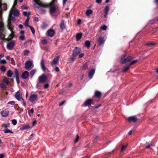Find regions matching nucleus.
I'll return each instance as SVG.
<instances>
[{
  "mask_svg": "<svg viewBox=\"0 0 158 158\" xmlns=\"http://www.w3.org/2000/svg\"><path fill=\"white\" fill-rule=\"evenodd\" d=\"M35 3L34 5L35 7L38 9L41 7L49 8V12L51 15H53L58 9V5L56 4L57 0H52L49 3H44L40 0H34Z\"/></svg>",
  "mask_w": 158,
  "mask_h": 158,
  "instance_id": "nucleus-1",
  "label": "nucleus"
},
{
  "mask_svg": "<svg viewBox=\"0 0 158 158\" xmlns=\"http://www.w3.org/2000/svg\"><path fill=\"white\" fill-rule=\"evenodd\" d=\"M5 34L4 23L2 22H0V39L2 40H4Z\"/></svg>",
  "mask_w": 158,
  "mask_h": 158,
  "instance_id": "nucleus-2",
  "label": "nucleus"
},
{
  "mask_svg": "<svg viewBox=\"0 0 158 158\" xmlns=\"http://www.w3.org/2000/svg\"><path fill=\"white\" fill-rule=\"evenodd\" d=\"M126 56V55L125 54L122 56L121 58V63L122 64H125L131 61L133 58V57L132 56H129L126 58H125Z\"/></svg>",
  "mask_w": 158,
  "mask_h": 158,
  "instance_id": "nucleus-3",
  "label": "nucleus"
},
{
  "mask_svg": "<svg viewBox=\"0 0 158 158\" xmlns=\"http://www.w3.org/2000/svg\"><path fill=\"white\" fill-rule=\"evenodd\" d=\"M16 41L15 40H11L9 41L6 45V48L9 50H12L15 45Z\"/></svg>",
  "mask_w": 158,
  "mask_h": 158,
  "instance_id": "nucleus-4",
  "label": "nucleus"
},
{
  "mask_svg": "<svg viewBox=\"0 0 158 158\" xmlns=\"http://www.w3.org/2000/svg\"><path fill=\"white\" fill-rule=\"evenodd\" d=\"M33 64L30 60H27L25 63V68L27 70H29L32 68Z\"/></svg>",
  "mask_w": 158,
  "mask_h": 158,
  "instance_id": "nucleus-5",
  "label": "nucleus"
},
{
  "mask_svg": "<svg viewBox=\"0 0 158 158\" xmlns=\"http://www.w3.org/2000/svg\"><path fill=\"white\" fill-rule=\"evenodd\" d=\"M47 77L45 74H43L41 76L39 77V82L40 83H44L47 80Z\"/></svg>",
  "mask_w": 158,
  "mask_h": 158,
  "instance_id": "nucleus-6",
  "label": "nucleus"
},
{
  "mask_svg": "<svg viewBox=\"0 0 158 158\" xmlns=\"http://www.w3.org/2000/svg\"><path fill=\"white\" fill-rule=\"evenodd\" d=\"M81 52V49L80 48L76 47L73 50V57L77 56Z\"/></svg>",
  "mask_w": 158,
  "mask_h": 158,
  "instance_id": "nucleus-7",
  "label": "nucleus"
},
{
  "mask_svg": "<svg viewBox=\"0 0 158 158\" xmlns=\"http://www.w3.org/2000/svg\"><path fill=\"white\" fill-rule=\"evenodd\" d=\"M93 100L91 99H87L84 102V104L82 105V106L85 107L90 106L93 103Z\"/></svg>",
  "mask_w": 158,
  "mask_h": 158,
  "instance_id": "nucleus-8",
  "label": "nucleus"
},
{
  "mask_svg": "<svg viewBox=\"0 0 158 158\" xmlns=\"http://www.w3.org/2000/svg\"><path fill=\"white\" fill-rule=\"evenodd\" d=\"M55 34V31L54 30L52 29H50L48 30L47 32V35L50 37H52Z\"/></svg>",
  "mask_w": 158,
  "mask_h": 158,
  "instance_id": "nucleus-9",
  "label": "nucleus"
},
{
  "mask_svg": "<svg viewBox=\"0 0 158 158\" xmlns=\"http://www.w3.org/2000/svg\"><path fill=\"white\" fill-rule=\"evenodd\" d=\"M97 41L99 45H102L105 43V40H104V37L100 36L97 39Z\"/></svg>",
  "mask_w": 158,
  "mask_h": 158,
  "instance_id": "nucleus-10",
  "label": "nucleus"
},
{
  "mask_svg": "<svg viewBox=\"0 0 158 158\" xmlns=\"http://www.w3.org/2000/svg\"><path fill=\"white\" fill-rule=\"evenodd\" d=\"M37 94H33L31 95L29 98V101L31 102H33L36 101L37 98Z\"/></svg>",
  "mask_w": 158,
  "mask_h": 158,
  "instance_id": "nucleus-11",
  "label": "nucleus"
},
{
  "mask_svg": "<svg viewBox=\"0 0 158 158\" xmlns=\"http://www.w3.org/2000/svg\"><path fill=\"white\" fill-rule=\"evenodd\" d=\"M12 11H10V13L9 15V17L7 21V26L8 28L10 30V31H11V30L10 29V22H11V17L12 16Z\"/></svg>",
  "mask_w": 158,
  "mask_h": 158,
  "instance_id": "nucleus-12",
  "label": "nucleus"
},
{
  "mask_svg": "<svg viewBox=\"0 0 158 158\" xmlns=\"http://www.w3.org/2000/svg\"><path fill=\"white\" fill-rule=\"evenodd\" d=\"M14 73L15 76H14V77H15L17 83L19 84L20 81L19 79V73L17 69H15L14 70Z\"/></svg>",
  "mask_w": 158,
  "mask_h": 158,
  "instance_id": "nucleus-13",
  "label": "nucleus"
},
{
  "mask_svg": "<svg viewBox=\"0 0 158 158\" xmlns=\"http://www.w3.org/2000/svg\"><path fill=\"white\" fill-rule=\"evenodd\" d=\"M137 120V118L135 116H131L128 118V120L129 122H133V123H135Z\"/></svg>",
  "mask_w": 158,
  "mask_h": 158,
  "instance_id": "nucleus-14",
  "label": "nucleus"
},
{
  "mask_svg": "<svg viewBox=\"0 0 158 158\" xmlns=\"http://www.w3.org/2000/svg\"><path fill=\"white\" fill-rule=\"evenodd\" d=\"M40 65L41 67V68L44 71H48V69L47 68H46V67L45 66L44 61L43 59L41 60Z\"/></svg>",
  "mask_w": 158,
  "mask_h": 158,
  "instance_id": "nucleus-15",
  "label": "nucleus"
},
{
  "mask_svg": "<svg viewBox=\"0 0 158 158\" xmlns=\"http://www.w3.org/2000/svg\"><path fill=\"white\" fill-rule=\"evenodd\" d=\"M59 59V57L58 56H56L52 62L51 63V65L52 67L55 66L57 64L58 62Z\"/></svg>",
  "mask_w": 158,
  "mask_h": 158,
  "instance_id": "nucleus-16",
  "label": "nucleus"
},
{
  "mask_svg": "<svg viewBox=\"0 0 158 158\" xmlns=\"http://www.w3.org/2000/svg\"><path fill=\"white\" fill-rule=\"evenodd\" d=\"M29 75V72L27 71H25L22 73L21 77L23 79H26L28 77Z\"/></svg>",
  "mask_w": 158,
  "mask_h": 158,
  "instance_id": "nucleus-17",
  "label": "nucleus"
},
{
  "mask_svg": "<svg viewBox=\"0 0 158 158\" xmlns=\"http://www.w3.org/2000/svg\"><path fill=\"white\" fill-rule=\"evenodd\" d=\"M95 70L94 69H91L89 71L88 73V76L90 79H91L92 78L94 74L95 73Z\"/></svg>",
  "mask_w": 158,
  "mask_h": 158,
  "instance_id": "nucleus-18",
  "label": "nucleus"
},
{
  "mask_svg": "<svg viewBox=\"0 0 158 158\" xmlns=\"http://www.w3.org/2000/svg\"><path fill=\"white\" fill-rule=\"evenodd\" d=\"M15 97L16 98L18 101H21L23 100V98L20 97V93L19 91L17 92L15 94Z\"/></svg>",
  "mask_w": 158,
  "mask_h": 158,
  "instance_id": "nucleus-19",
  "label": "nucleus"
},
{
  "mask_svg": "<svg viewBox=\"0 0 158 158\" xmlns=\"http://www.w3.org/2000/svg\"><path fill=\"white\" fill-rule=\"evenodd\" d=\"M9 111L7 110H3L1 112V114L3 117H6L8 116Z\"/></svg>",
  "mask_w": 158,
  "mask_h": 158,
  "instance_id": "nucleus-20",
  "label": "nucleus"
},
{
  "mask_svg": "<svg viewBox=\"0 0 158 158\" xmlns=\"http://www.w3.org/2000/svg\"><path fill=\"white\" fill-rule=\"evenodd\" d=\"M101 95L102 94L100 92L97 90L95 91L94 93V96L95 97L98 98H101Z\"/></svg>",
  "mask_w": 158,
  "mask_h": 158,
  "instance_id": "nucleus-21",
  "label": "nucleus"
},
{
  "mask_svg": "<svg viewBox=\"0 0 158 158\" xmlns=\"http://www.w3.org/2000/svg\"><path fill=\"white\" fill-rule=\"evenodd\" d=\"M109 10V7L108 6H106L104 9V12H105V15H104V17H106L107 16V15Z\"/></svg>",
  "mask_w": 158,
  "mask_h": 158,
  "instance_id": "nucleus-22",
  "label": "nucleus"
},
{
  "mask_svg": "<svg viewBox=\"0 0 158 158\" xmlns=\"http://www.w3.org/2000/svg\"><path fill=\"white\" fill-rule=\"evenodd\" d=\"M82 34L81 33H77L76 35V39L77 41L79 40L81 38Z\"/></svg>",
  "mask_w": 158,
  "mask_h": 158,
  "instance_id": "nucleus-23",
  "label": "nucleus"
},
{
  "mask_svg": "<svg viewBox=\"0 0 158 158\" xmlns=\"http://www.w3.org/2000/svg\"><path fill=\"white\" fill-rule=\"evenodd\" d=\"M13 9L12 10V14L13 13L14 15L15 16H18L19 15V12L17 10H14Z\"/></svg>",
  "mask_w": 158,
  "mask_h": 158,
  "instance_id": "nucleus-24",
  "label": "nucleus"
},
{
  "mask_svg": "<svg viewBox=\"0 0 158 158\" xmlns=\"http://www.w3.org/2000/svg\"><path fill=\"white\" fill-rule=\"evenodd\" d=\"M1 9L4 11L6 10L7 9V6L6 4V3L2 4Z\"/></svg>",
  "mask_w": 158,
  "mask_h": 158,
  "instance_id": "nucleus-25",
  "label": "nucleus"
},
{
  "mask_svg": "<svg viewBox=\"0 0 158 158\" xmlns=\"http://www.w3.org/2000/svg\"><path fill=\"white\" fill-rule=\"evenodd\" d=\"M60 27L61 29L62 30H64L65 28V26L64 25V21L63 20L61 21V23L60 25Z\"/></svg>",
  "mask_w": 158,
  "mask_h": 158,
  "instance_id": "nucleus-26",
  "label": "nucleus"
},
{
  "mask_svg": "<svg viewBox=\"0 0 158 158\" xmlns=\"http://www.w3.org/2000/svg\"><path fill=\"white\" fill-rule=\"evenodd\" d=\"M30 19L29 16H28V17L27 18V19L26 20L25 23H24V25L26 27H28L29 26H30L28 25V21H29Z\"/></svg>",
  "mask_w": 158,
  "mask_h": 158,
  "instance_id": "nucleus-27",
  "label": "nucleus"
},
{
  "mask_svg": "<svg viewBox=\"0 0 158 158\" xmlns=\"http://www.w3.org/2000/svg\"><path fill=\"white\" fill-rule=\"evenodd\" d=\"M85 46L87 47L88 48H89L90 45V41L89 40H86L85 41Z\"/></svg>",
  "mask_w": 158,
  "mask_h": 158,
  "instance_id": "nucleus-28",
  "label": "nucleus"
},
{
  "mask_svg": "<svg viewBox=\"0 0 158 158\" xmlns=\"http://www.w3.org/2000/svg\"><path fill=\"white\" fill-rule=\"evenodd\" d=\"M14 36V33L13 31H11V34L9 35V38L6 39V40L7 41H9V40H11L13 38Z\"/></svg>",
  "mask_w": 158,
  "mask_h": 158,
  "instance_id": "nucleus-29",
  "label": "nucleus"
},
{
  "mask_svg": "<svg viewBox=\"0 0 158 158\" xmlns=\"http://www.w3.org/2000/svg\"><path fill=\"white\" fill-rule=\"evenodd\" d=\"M13 73L12 72V71L10 70L8 71L7 72V76L9 77H10L12 76Z\"/></svg>",
  "mask_w": 158,
  "mask_h": 158,
  "instance_id": "nucleus-30",
  "label": "nucleus"
},
{
  "mask_svg": "<svg viewBox=\"0 0 158 158\" xmlns=\"http://www.w3.org/2000/svg\"><path fill=\"white\" fill-rule=\"evenodd\" d=\"M92 13L93 11L91 10H88L86 12V14L87 16H89L90 15L92 14Z\"/></svg>",
  "mask_w": 158,
  "mask_h": 158,
  "instance_id": "nucleus-31",
  "label": "nucleus"
},
{
  "mask_svg": "<svg viewBox=\"0 0 158 158\" xmlns=\"http://www.w3.org/2000/svg\"><path fill=\"white\" fill-rule=\"evenodd\" d=\"M0 70L1 71L4 72L6 70V68L4 66H1L0 67Z\"/></svg>",
  "mask_w": 158,
  "mask_h": 158,
  "instance_id": "nucleus-32",
  "label": "nucleus"
},
{
  "mask_svg": "<svg viewBox=\"0 0 158 158\" xmlns=\"http://www.w3.org/2000/svg\"><path fill=\"white\" fill-rule=\"evenodd\" d=\"M88 65L87 63H85L81 68L82 70H85L88 68Z\"/></svg>",
  "mask_w": 158,
  "mask_h": 158,
  "instance_id": "nucleus-33",
  "label": "nucleus"
},
{
  "mask_svg": "<svg viewBox=\"0 0 158 158\" xmlns=\"http://www.w3.org/2000/svg\"><path fill=\"white\" fill-rule=\"evenodd\" d=\"M17 0H15L14 4L10 10V11H12V10L13 9H14L15 8V6L17 5Z\"/></svg>",
  "mask_w": 158,
  "mask_h": 158,
  "instance_id": "nucleus-34",
  "label": "nucleus"
},
{
  "mask_svg": "<svg viewBox=\"0 0 158 158\" xmlns=\"http://www.w3.org/2000/svg\"><path fill=\"white\" fill-rule=\"evenodd\" d=\"M35 72L36 71L35 70H32L30 71V74L31 77H33V76L35 74Z\"/></svg>",
  "mask_w": 158,
  "mask_h": 158,
  "instance_id": "nucleus-35",
  "label": "nucleus"
},
{
  "mask_svg": "<svg viewBox=\"0 0 158 158\" xmlns=\"http://www.w3.org/2000/svg\"><path fill=\"white\" fill-rule=\"evenodd\" d=\"M41 43L45 45L47 44L48 41L46 39H44L41 40Z\"/></svg>",
  "mask_w": 158,
  "mask_h": 158,
  "instance_id": "nucleus-36",
  "label": "nucleus"
},
{
  "mask_svg": "<svg viewBox=\"0 0 158 158\" xmlns=\"http://www.w3.org/2000/svg\"><path fill=\"white\" fill-rule=\"evenodd\" d=\"M23 14L25 16H27V17H28V16H29V15H30L31 13L30 12H27V11H24L23 12Z\"/></svg>",
  "mask_w": 158,
  "mask_h": 158,
  "instance_id": "nucleus-37",
  "label": "nucleus"
},
{
  "mask_svg": "<svg viewBox=\"0 0 158 158\" xmlns=\"http://www.w3.org/2000/svg\"><path fill=\"white\" fill-rule=\"evenodd\" d=\"M30 127L29 125H25V126H23L22 128V129L23 130H24L26 129H28Z\"/></svg>",
  "mask_w": 158,
  "mask_h": 158,
  "instance_id": "nucleus-38",
  "label": "nucleus"
},
{
  "mask_svg": "<svg viewBox=\"0 0 158 158\" xmlns=\"http://www.w3.org/2000/svg\"><path fill=\"white\" fill-rule=\"evenodd\" d=\"M107 28V26H106L105 25H104L101 27L100 29L102 30H103L104 31H105L106 30Z\"/></svg>",
  "mask_w": 158,
  "mask_h": 158,
  "instance_id": "nucleus-39",
  "label": "nucleus"
},
{
  "mask_svg": "<svg viewBox=\"0 0 158 158\" xmlns=\"http://www.w3.org/2000/svg\"><path fill=\"white\" fill-rule=\"evenodd\" d=\"M156 43L152 42H150L146 44V45H156Z\"/></svg>",
  "mask_w": 158,
  "mask_h": 158,
  "instance_id": "nucleus-40",
  "label": "nucleus"
},
{
  "mask_svg": "<svg viewBox=\"0 0 158 158\" xmlns=\"http://www.w3.org/2000/svg\"><path fill=\"white\" fill-rule=\"evenodd\" d=\"M129 66H128L126 67H125L122 70V72L123 73H125L129 69Z\"/></svg>",
  "mask_w": 158,
  "mask_h": 158,
  "instance_id": "nucleus-41",
  "label": "nucleus"
},
{
  "mask_svg": "<svg viewBox=\"0 0 158 158\" xmlns=\"http://www.w3.org/2000/svg\"><path fill=\"white\" fill-rule=\"evenodd\" d=\"M3 83H6L7 84H8L9 83L8 80L7 78H5L3 80Z\"/></svg>",
  "mask_w": 158,
  "mask_h": 158,
  "instance_id": "nucleus-42",
  "label": "nucleus"
},
{
  "mask_svg": "<svg viewBox=\"0 0 158 158\" xmlns=\"http://www.w3.org/2000/svg\"><path fill=\"white\" fill-rule=\"evenodd\" d=\"M20 40H25V36L24 35H21L19 37Z\"/></svg>",
  "mask_w": 158,
  "mask_h": 158,
  "instance_id": "nucleus-43",
  "label": "nucleus"
},
{
  "mask_svg": "<svg viewBox=\"0 0 158 158\" xmlns=\"http://www.w3.org/2000/svg\"><path fill=\"white\" fill-rule=\"evenodd\" d=\"M28 27L30 28L32 33L33 34H34L35 32V31L34 28L32 27H31V26H29Z\"/></svg>",
  "mask_w": 158,
  "mask_h": 158,
  "instance_id": "nucleus-44",
  "label": "nucleus"
},
{
  "mask_svg": "<svg viewBox=\"0 0 158 158\" xmlns=\"http://www.w3.org/2000/svg\"><path fill=\"white\" fill-rule=\"evenodd\" d=\"M137 61H138L137 60H133L131 62V63L130 64V65H133V64H135V63H136Z\"/></svg>",
  "mask_w": 158,
  "mask_h": 158,
  "instance_id": "nucleus-45",
  "label": "nucleus"
},
{
  "mask_svg": "<svg viewBox=\"0 0 158 158\" xmlns=\"http://www.w3.org/2000/svg\"><path fill=\"white\" fill-rule=\"evenodd\" d=\"M6 63V62L5 60H0V64H4Z\"/></svg>",
  "mask_w": 158,
  "mask_h": 158,
  "instance_id": "nucleus-46",
  "label": "nucleus"
},
{
  "mask_svg": "<svg viewBox=\"0 0 158 158\" xmlns=\"http://www.w3.org/2000/svg\"><path fill=\"white\" fill-rule=\"evenodd\" d=\"M4 133H13V132L9 129H7L4 131Z\"/></svg>",
  "mask_w": 158,
  "mask_h": 158,
  "instance_id": "nucleus-47",
  "label": "nucleus"
},
{
  "mask_svg": "<svg viewBox=\"0 0 158 158\" xmlns=\"http://www.w3.org/2000/svg\"><path fill=\"white\" fill-rule=\"evenodd\" d=\"M127 147V145H123L121 148V151H124Z\"/></svg>",
  "mask_w": 158,
  "mask_h": 158,
  "instance_id": "nucleus-48",
  "label": "nucleus"
},
{
  "mask_svg": "<svg viewBox=\"0 0 158 158\" xmlns=\"http://www.w3.org/2000/svg\"><path fill=\"white\" fill-rule=\"evenodd\" d=\"M15 103V102H14V101H10L7 103V104H8L11 105H14Z\"/></svg>",
  "mask_w": 158,
  "mask_h": 158,
  "instance_id": "nucleus-49",
  "label": "nucleus"
},
{
  "mask_svg": "<svg viewBox=\"0 0 158 158\" xmlns=\"http://www.w3.org/2000/svg\"><path fill=\"white\" fill-rule=\"evenodd\" d=\"M30 52V51L28 50H25L24 52V54L25 55H28Z\"/></svg>",
  "mask_w": 158,
  "mask_h": 158,
  "instance_id": "nucleus-50",
  "label": "nucleus"
},
{
  "mask_svg": "<svg viewBox=\"0 0 158 158\" xmlns=\"http://www.w3.org/2000/svg\"><path fill=\"white\" fill-rule=\"evenodd\" d=\"M12 123L14 125H16L17 123V121L15 119H13L12 120Z\"/></svg>",
  "mask_w": 158,
  "mask_h": 158,
  "instance_id": "nucleus-51",
  "label": "nucleus"
},
{
  "mask_svg": "<svg viewBox=\"0 0 158 158\" xmlns=\"http://www.w3.org/2000/svg\"><path fill=\"white\" fill-rule=\"evenodd\" d=\"M0 87L3 89L6 88V86L3 83L0 84Z\"/></svg>",
  "mask_w": 158,
  "mask_h": 158,
  "instance_id": "nucleus-52",
  "label": "nucleus"
},
{
  "mask_svg": "<svg viewBox=\"0 0 158 158\" xmlns=\"http://www.w3.org/2000/svg\"><path fill=\"white\" fill-rule=\"evenodd\" d=\"M9 126V125L8 124H3L2 125V127H4L5 128H7Z\"/></svg>",
  "mask_w": 158,
  "mask_h": 158,
  "instance_id": "nucleus-53",
  "label": "nucleus"
},
{
  "mask_svg": "<svg viewBox=\"0 0 158 158\" xmlns=\"http://www.w3.org/2000/svg\"><path fill=\"white\" fill-rule=\"evenodd\" d=\"M49 86V84L48 83L44 85V88L45 89H47Z\"/></svg>",
  "mask_w": 158,
  "mask_h": 158,
  "instance_id": "nucleus-54",
  "label": "nucleus"
},
{
  "mask_svg": "<svg viewBox=\"0 0 158 158\" xmlns=\"http://www.w3.org/2000/svg\"><path fill=\"white\" fill-rule=\"evenodd\" d=\"M65 102H66L65 101H62L59 104V106H61L63 105Z\"/></svg>",
  "mask_w": 158,
  "mask_h": 158,
  "instance_id": "nucleus-55",
  "label": "nucleus"
},
{
  "mask_svg": "<svg viewBox=\"0 0 158 158\" xmlns=\"http://www.w3.org/2000/svg\"><path fill=\"white\" fill-rule=\"evenodd\" d=\"M54 69H55V71H56V72H58L60 71V69H59V68L57 66H56L55 68Z\"/></svg>",
  "mask_w": 158,
  "mask_h": 158,
  "instance_id": "nucleus-56",
  "label": "nucleus"
},
{
  "mask_svg": "<svg viewBox=\"0 0 158 158\" xmlns=\"http://www.w3.org/2000/svg\"><path fill=\"white\" fill-rule=\"evenodd\" d=\"M79 139V136L78 135H77L76 138L75 140V143H77L78 141V139Z\"/></svg>",
  "mask_w": 158,
  "mask_h": 158,
  "instance_id": "nucleus-57",
  "label": "nucleus"
},
{
  "mask_svg": "<svg viewBox=\"0 0 158 158\" xmlns=\"http://www.w3.org/2000/svg\"><path fill=\"white\" fill-rule=\"evenodd\" d=\"M84 56V54L83 53H81L79 54V58H82L83 56Z\"/></svg>",
  "mask_w": 158,
  "mask_h": 158,
  "instance_id": "nucleus-58",
  "label": "nucleus"
},
{
  "mask_svg": "<svg viewBox=\"0 0 158 158\" xmlns=\"http://www.w3.org/2000/svg\"><path fill=\"white\" fill-rule=\"evenodd\" d=\"M152 146V144H149L147 146H146L145 147L146 148H149L151 146Z\"/></svg>",
  "mask_w": 158,
  "mask_h": 158,
  "instance_id": "nucleus-59",
  "label": "nucleus"
},
{
  "mask_svg": "<svg viewBox=\"0 0 158 158\" xmlns=\"http://www.w3.org/2000/svg\"><path fill=\"white\" fill-rule=\"evenodd\" d=\"M21 8L23 9H27L28 8V7L25 6L24 5H23L22 6Z\"/></svg>",
  "mask_w": 158,
  "mask_h": 158,
  "instance_id": "nucleus-60",
  "label": "nucleus"
},
{
  "mask_svg": "<svg viewBox=\"0 0 158 158\" xmlns=\"http://www.w3.org/2000/svg\"><path fill=\"white\" fill-rule=\"evenodd\" d=\"M4 54L3 53H1L0 55V60H1V59L2 58L4 57Z\"/></svg>",
  "mask_w": 158,
  "mask_h": 158,
  "instance_id": "nucleus-61",
  "label": "nucleus"
},
{
  "mask_svg": "<svg viewBox=\"0 0 158 158\" xmlns=\"http://www.w3.org/2000/svg\"><path fill=\"white\" fill-rule=\"evenodd\" d=\"M102 0H96V2L98 3H100L101 2Z\"/></svg>",
  "mask_w": 158,
  "mask_h": 158,
  "instance_id": "nucleus-62",
  "label": "nucleus"
},
{
  "mask_svg": "<svg viewBox=\"0 0 158 158\" xmlns=\"http://www.w3.org/2000/svg\"><path fill=\"white\" fill-rule=\"evenodd\" d=\"M22 100L23 101V105L24 106H26V102L24 101L23 98V100Z\"/></svg>",
  "mask_w": 158,
  "mask_h": 158,
  "instance_id": "nucleus-63",
  "label": "nucleus"
},
{
  "mask_svg": "<svg viewBox=\"0 0 158 158\" xmlns=\"http://www.w3.org/2000/svg\"><path fill=\"white\" fill-rule=\"evenodd\" d=\"M36 124V120L34 121L32 123V125L33 126L35 125Z\"/></svg>",
  "mask_w": 158,
  "mask_h": 158,
  "instance_id": "nucleus-64",
  "label": "nucleus"
}]
</instances>
